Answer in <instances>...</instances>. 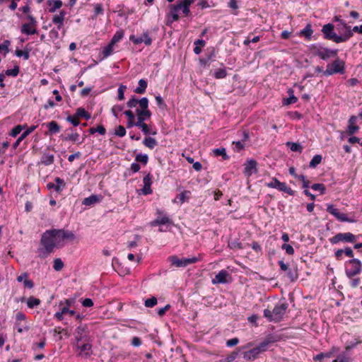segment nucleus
Instances as JSON below:
<instances>
[{"mask_svg": "<svg viewBox=\"0 0 362 362\" xmlns=\"http://www.w3.org/2000/svg\"><path fill=\"white\" fill-rule=\"evenodd\" d=\"M64 241L78 243L77 238L73 231L64 229L46 230L42 235L40 247L37 250L38 257L40 259L47 257L54 252L55 247H64Z\"/></svg>", "mask_w": 362, "mask_h": 362, "instance_id": "obj_1", "label": "nucleus"}, {"mask_svg": "<svg viewBox=\"0 0 362 362\" xmlns=\"http://www.w3.org/2000/svg\"><path fill=\"white\" fill-rule=\"evenodd\" d=\"M309 50L313 56L318 57L324 61L330 58L337 57L338 49H331L322 46V44H314L309 47Z\"/></svg>", "mask_w": 362, "mask_h": 362, "instance_id": "obj_2", "label": "nucleus"}, {"mask_svg": "<svg viewBox=\"0 0 362 362\" xmlns=\"http://www.w3.org/2000/svg\"><path fill=\"white\" fill-rule=\"evenodd\" d=\"M275 341V339H274V337L272 336L267 337L262 343H260L258 346L256 347L243 352V358L246 361H252L256 359L259 354L262 352L265 351L268 346L274 343Z\"/></svg>", "mask_w": 362, "mask_h": 362, "instance_id": "obj_3", "label": "nucleus"}, {"mask_svg": "<svg viewBox=\"0 0 362 362\" xmlns=\"http://www.w3.org/2000/svg\"><path fill=\"white\" fill-rule=\"evenodd\" d=\"M288 307V305L286 303L277 304L272 310L265 309L264 310V317H266L269 322H279L282 320Z\"/></svg>", "mask_w": 362, "mask_h": 362, "instance_id": "obj_4", "label": "nucleus"}, {"mask_svg": "<svg viewBox=\"0 0 362 362\" xmlns=\"http://www.w3.org/2000/svg\"><path fill=\"white\" fill-rule=\"evenodd\" d=\"M345 71V62L337 57L332 63L327 65L326 70L323 71V75L329 76L337 74H344Z\"/></svg>", "mask_w": 362, "mask_h": 362, "instance_id": "obj_5", "label": "nucleus"}, {"mask_svg": "<svg viewBox=\"0 0 362 362\" xmlns=\"http://www.w3.org/2000/svg\"><path fill=\"white\" fill-rule=\"evenodd\" d=\"M362 270V264L358 259H351L346 262V275L349 279L360 274Z\"/></svg>", "mask_w": 362, "mask_h": 362, "instance_id": "obj_6", "label": "nucleus"}, {"mask_svg": "<svg viewBox=\"0 0 362 362\" xmlns=\"http://www.w3.org/2000/svg\"><path fill=\"white\" fill-rule=\"evenodd\" d=\"M356 241V236L351 233H339L329 239L332 244H337L339 242L354 243Z\"/></svg>", "mask_w": 362, "mask_h": 362, "instance_id": "obj_7", "label": "nucleus"}, {"mask_svg": "<svg viewBox=\"0 0 362 362\" xmlns=\"http://www.w3.org/2000/svg\"><path fill=\"white\" fill-rule=\"evenodd\" d=\"M334 26L332 23H327L322 26V32L325 40H332L336 43H339V35L334 32Z\"/></svg>", "mask_w": 362, "mask_h": 362, "instance_id": "obj_8", "label": "nucleus"}, {"mask_svg": "<svg viewBox=\"0 0 362 362\" xmlns=\"http://www.w3.org/2000/svg\"><path fill=\"white\" fill-rule=\"evenodd\" d=\"M172 264L177 267H185L198 261L197 257L179 259L176 256L169 257Z\"/></svg>", "mask_w": 362, "mask_h": 362, "instance_id": "obj_9", "label": "nucleus"}, {"mask_svg": "<svg viewBox=\"0 0 362 362\" xmlns=\"http://www.w3.org/2000/svg\"><path fill=\"white\" fill-rule=\"evenodd\" d=\"M137 116H142L144 118L149 119L151 116V112L148 110V100L147 98L141 99L140 107L136 110Z\"/></svg>", "mask_w": 362, "mask_h": 362, "instance_id": "obj_10", "label": "nucleus"}, {"mask_svg": "<svg viewBox=\"0 0 362 362\" xmlns=\"http://www.w3.org/2000/svg\"><path fill=\"white\" fill-rule=\"evenodd\" d=\"M327 211L340 221L349 223L354 222V220L349 218L345 214L339 212V211L337 209L334 208L332 204H329L327 206Z\"/></svg>", "mask_w": 362, "mask_h": 362, "instance_id": "obj_11", "label": "nucleus"}, {"mask_svg": "<svg viewBox=\"0 0 362 362\" xmlns=\"http://www.w3.org/2000/svg\"><path fill=\"white\" fill-rule=\"evenodd\" d=\"M170 11L167 14L166 25L170 26L174 21L179 20L178 13L181 10L176 4L170 5Z\"/></svg>", "mask_w": 362, "mask_h": 362, "instance_id": "obj_12", "label": "nucleus"}, {"mask_svg": "<svg viewBox=\"0 0 362 362\" xmlns=\"http://www.w3.org/2000/svg\"><path fill=\"white\" fill-rule=\"evenodd\" d=\"M129 40L135 45L144 42L146 45H151L152 43V39L149 37L148 32L144 33L141 37H138L132 35L129 37Z\"/></svg>", "mask_w": 362, "mask_h": 362, "instance_id": "obj_13", "label": "nucleus"}, {"mask_svg": "<svg viewBox=\"0 0 362 362\" xmlns=\"http://www.w3.org/2000/svg\"><path fill=\"white\" fill-rule=\"evenodd\" d=\"M55 183L48 182L47 184V187L49 189H54L57 192H61L63 188L65 187L66 183L64 180L60 177H56L54 179Z\"/></svg>", "mask_w": 362, "mask_h": 362, "instance_id": "obj_14", "label": "nucleus"}, {"mask_svg": "<svg viewBox=\"0 0 362 362\" xmlns=\"http://www.w3.org/2000/svg\"><path fill=\"white\" fill-rule=\"evenodd\" d=\"M257 163L255 160L251 159L245 164L244 174L247 177L251 176L253 173L257 171Z\"/></svg>", "mask_w": 362, "mask_h": 362, "instance_id": "obj_15", "label": "nucleus"}, {"mask_svg": "<svg viewBox=\"0 0 362 362\" xmlns=\"http://www.w3.org/2000/svg\"><path fill=\"white\" fill-rule=\"evenodd\" d=\"M69 131H70L71 133L67 134L61 135L60 137L63 141H72L74 143H78L79 144L83 142V141L78 142L79 136H80L79 134H78L77 132H74V130L71 128L66 130V132H69Z\"/></svg>", "mask_w": 362, "mask_h": 362, "instance_id": "obj_16", "label": "nucleus"}, {"mask_svg": "<svg viewBox=\"0 0 362 362\" xmlns=\"http://www.w3.org/2000/svg\"><path fill=\"white\" fill-rule=\"evenodd\" d=\"M230 278L228 272L224 269L221 270L216 276L215 278L212 280V283L215 284H226L228 281L227 278Z\"/></svg>", "mask_w": 362, "mask_h": 362, "instance_id": "obj_17", "label": "nucleus"}, {"mask_svg": "<svg viewBox=\"0 0 362 362\" xmlns=\"http://www.w3.org/2000/svg\"><path fill=\"white\" fill-rule=\"evenodd\" d=\"M356 122H357L356 116L352 115L350 117V118L349 119V125H348L347 131H346L347 134L349 135H353L358 131L359 127L358 125H356Z\"/></svg>", "mask_w": 362, "mask_h": 362, "instance_id": "obj_18", "label": "nucleus"}, {"mask_svg": "<svg viewBox=\"0 0 362 362\" xmlns=\"http://www.w3.org/2000/svg\"><path fill=\"white\" fill-rule=\"evenodd\" d=\"M152 176L148 173L143 179L144 188L142 189L143 194H150L152 193L151 184H152Z\"/></svg>", "mask_w": 362, "mask_h": 362, "instance_id": "obj_19", "label": "nucleus"}, {"mask_svg": "<svg viewBox=\"0 0 362 362\" xmlns=\"http://www.w3.org/2000/svg\"><path fill=\"white\" fill-rule=\"evenodd\" d=\"M339 352V348L332 347L328 352L320 353L314 356L315 361H322L325 358H331Z\"/></svg>", "mask_w": 362, "mask_h": 362, "instance_id": "obj_20", "label": "nucleus"}, {"mask_svg": "<svg viewBox=\"0 0 362 362\" xmlns=\"http://www.w3.org/2000/svg\"><path fill=\"white\" fill-rule=\"evenodd\" d=\"M76 346H77V348L80 349V353H79L80 356H84L86 358H88L90 356V355L92 354V351H91L92 345L90 344L86 343V344H84L80 346L78 344V343H77Z\"/></svg>", "mask_w": 362, "mask_h": 362, "instance_id": "obj_21", "label": "nucleus"}, {"mask_svg": "<svg viewBox=\"0 0 362 362\" xmlns=\"http://www.w3.org/2000/svg\"><path fill=\"white\" fill-rule=\"evenodd\" d=\"M36 129V126H31L28 129H27L16 141V142L13 144V148L16 149L20 144V143L25 139L30 134H31Z\"/></svg>", "mask_w": 362, "mask_h": 362, "instance_id": "obj_22", "label": "nucleus"}, {"mask_svg": "<svg viewBox=\"0 0 362 362\" xmlns=\"http://www.w3.org/2000/svg\"><path fill=\"white\" fill-rule=\"evenodd\" d=\"M65 15H66V12L62 10L59 12V15L54 16V17L52 18V22L54 24L57 25L58 30H60L63 26V23H64Z\"/></svg>", "mask_w": 362, "mask_h": 362, "instance_id": "obj_23", "label": "nucleus"}, {"mask_svg": "<svg viewBox=\"0 0 362 362\" xmlns=\"http://www.w3.org/2000/svg\"><path fill=\"white\" fill-rule=\"evenodd\" d=\"M351 356L349 351H344L337 356V358L333 362H350Z\"/></svg>", "mask_w": 362, "mask_h": 362, "instance_id": "obj_24", "label": "nucleus"}, {"mask_svg": "<svg viewBox=\"0 0 362 362\" xmlns=\"http://www.w3.org/2000/svg\"><path fill=\"white\" fill-rule=\"evenodd\" d=\"M157 214L158 215L157 219L159 220V222L161 225H165L171 223L170 218L160 210H157Z\"/></svg>", "mask_w": 362, "mask_h": 362, "instance_id": "obj_25", "label": "nucleus"}, {"mask_svg": "<svg viewBox=\"0 0 362 362\" xmlns=\"http://www.w3.org/2000/svg\"><path fill=\"white\" fill-rule=\"evenodd\" d=\"M47 127L51 134H57L60 132V126L56 121H52L47 123Z\"/></svg>", "mask_w": 362, "mask_h": 362, "instance_id": "obj_26", "label": "nucleus"}, {"mask_svg": "<svg viewBox=\"0 0 362 362\" xmlns=\"http://www.w3.org/2000/svg\"><path fill=\"white\" fill-rule=\"evenodd\" d=\"M100 201V197L93 194L88 197L85 198L83 200L82 204L84 205H86V206H90V205L94 204Z\"/></svg>", "mask_w": 362, "mask_h": 362, "instance_id": "obj_27", "label": "nucleus"}, {"mask_svg": "<svg viewBox=\"0 0 362 362\" xmlns=\"http://www.w3.org/2000/svg\"><path fill=\"white\" fill-rule=\"evenodd\" d=\"M288 95H289V98L284 99L283 104L284 105H291V104H294V103H296L298 101V98L296 96H294L293 90L291 88H290L288 90Z\"/></svg>", "mask_w": 362, "mask_h": 362, "instance_id": "obj_28", "label": "nucleus"}, {"mask_svg": "<svg viewBox=\"0 0 362 362\" xmlns=\"http://www.w3.org/2000/svg\"><path fill=\"white\" fill-rule=\"evenodd\" d=\"M31 26L33 25L28 23L23 24L21 32L26 35H34L37 33V30L35 28H32Z\"/></svg>", "mask_w": 362, "mask_h": 362, "instance_id": "obj_29", "label": "nucleus"}, {"mask_svg": "<svg viewBox=\"0 0 362 362\" xmlns=\"http://www.w3.org/2000/svg\"><path fill=\"white\" fill-rule=\"evenodd\" d=\"M344 27L346 29V31L343 35H339V38H341V40H339V43L346 42L347 41L350 37L353 36V32L350 30V26H346V24H344Z\"/></svg>", "mask_w": 362, "mask_h": 362, "instance_id": "obj_30", "label": "nucleus"}, {"mask_svg": "<svg viewBox=\"0 0 362 362\" xmlns=\"http://www.w3.org/2000/svg\"><path fill=\"white\" fill-rule=\"evenodd\" d=\"M147 88V82L144 79L139 81V86L136 88L134 92L138 94H143L145 93Z\"/></svg>", "mask_w": 362, "mask_h": 362, "instance_id": "obj_31", "label": "nucleus"}, {"mask_svg": "<svg viewBox=\"0 0 362 362\" xmlns=\"http://www.w3.org/2000/svg\"><path fill=\"white\" fill-rule=\"evenodd\" d=\"M54 163V155L49 154V153H45L43 154L42 159H41V163L45 165H49Z\"/></svg>", "mask_w": 362, "mask_h": 362, "instance_id": "obj_32", "label": "nucleus"}, {"mask_svg": "<svg viewBox=\"0 0 362 362\" xmlns=\"http://www.w3.org/2000/svg\"><path fill=\"white\" fill-rule=\"evenodd\" d=\"M278 187V190L287 193L291 196L295 195V192L291 187H288L285 182H281L279 186Z\"/></svg>", "mask_w": 362, "mask_h": 362, "instance_id": "obj_33", "label": "nucleus"}, {"mask_svg": "<svg viewBox=\"0 0 362 362\" xmlns=\"http://www.w3.org/2000/svg\"><path fill=\"white\" fill-rule=\"evenodd\" d=\"M228 246L231 250H241L243 248L242 243L238 239L229 240Z\"/></svg>", "mask_w": 362, "mask_h": 362, "instance_id": "obj_34", "label": "nucleus"}, {"mask_svg": "<svg viewBox=\"0 0 362 362\" xmlns=\"http://www.w3.org/2000/svg\"><path fill=\"white\" fill-rule=\"evenodd\" d=\"M85 326H78L76 329V340L77 343L81 341L83 338V333L85 332Z\"/></svg>", "mask_w": 362, "mask_h": 362, "instance_id": "obj_35", "label": "nucleus"}, {"mask_svg": "<svg viewBox=\"0 0 362 362\" xmlns=\"http://www.w3.org/2000/svg\"><path fill=\"white\" fill-rule=\"evenodd\" d=\"M143 144L148 148L153 149L156 145L157 141L154 138L146 137L144 139Z\"/></svg>", "mask_w": 362, "mask_h": 362, "instance_id": "obj_36", "label": "nucleus"}, {"mask_svg": "<svg viewBox=\"0 0 362 362\" xmlns=\"http://www.w3.org/2000/svg\"><path fill=\"white\" fill-rule=\"evenodd\" d=\"M76 116L80 117H83L86 120H88L90 118V115L83 107H79L76 110Z\"/></svg>", "mask_w": 362, "mask_h": 362, "instance_id": "obj_37", "label": "nucleus"}, {"mask_svg": "<svg viewBox=\"0 0 362 362\" xmlns=\"http://www.w3.org/2000/svg\"><path fill=\"white\" fill-rule=\"evenodd\" d=\"M313 33L312 26L310 24H308L305 28L301 30L300 35H304L307 39L310 40Z\"/></svg>", "mask_w": 362, "mask_h": 362, "instance_id": "obj_38", "label": "nucleus"}, {"mask_svg": "<svg viewBox=\"0 0 362 362\" xmlns=\"http://www.w3.org/2000/svg\"><path fill=\"white\" fill-rule=\"evenodd\" d=\"M88 132L90 134H94L95 133L98 132L101 135H105L106 133V129L103 125H98L96 128H90Z\"/></svg>", "mask_w": 362, "mask_h": 362, "instance_id": "obj_39", "label": "nucleus"}, {"mask_svg": "<svg viewBox=\"0 0 362 362\" xmlns=\"http://www.w3.org/2000/svg\"><path fill=\"white\" fill-rule=\"evenodd\" d=\"M190 194V192L188 190H185L182 192L178 196H177L176 199H178L180 204H183L185 202L189 199V196Z\"/></svg>", "mask_w": 362, "mask_h": 362, "instance_id": "obj_40", "label": "nucleus"}, {"mask_svg": "<svg viewBox=\"0 0 362 362\" xmlns=\"http://www.w3.org/2000/svg\"><path fill=\"white\" fill-rule=\"evenodd\" d=\"M40 304V300L33 296L30 297L27 301L28 307L30 308H33L34 307L37 306Z\"/></svg>", "mask_w": 362, "mask_h": 362, "instance_id": "obj_41", "label": "nucleus"}, {"mask_svg": "<svg viewBox=\"0 0 362 362\" xmlns=\"http://www.w3.org/2000/svg\"><path fill=\"white\" fill-rule=\"evenodd\" d=\"M141 99L139 100L136 96H132L131 99L127 103V105L129 108L136 107L138 105L140 107Z\"/></svg>", "mask_w": 362, "mask_h": 362, "instance_id": "obj_42", "label": "nucleus"}, {"mask_svg": "<svg viewBox=\"0 0 362 362\" xmlns=\"http://www.w3.org/2000/svg\"><path fill=\"white\" fill-rule=\"evenodd\" d=\"M213 151L216 156H221L223 160L228 159V156L226 154V149L224 148H215Z\"/></svg>", "mask_w": 362, "mask_h": 362, "instance_id": "obj_43", "label": "nucleus"}, {"mask_svg": "<svg viewBox=\"0 0 362 362\" xmlns=\"http://www.w3.org/2000/svg\"><path fill=\"white\" fill-rule=\"evenodd\" d=\"M124 36V31L123 30H118L115 33V34L114 35V36L112 37L110 42L113 45H115V43H117V42H119L120 40L122 39Z\"/></svg>", "mask_w": 362, "mask_h": 362, "instance_id": "obj_44", "label": "nucleus"}, {"mask_svg": "<svg viewBox=\"0 0 362 362\" xmlns=\"http://www.w3.org/2000/svg\"><path fill=\"white\" fill-rule=\"evenodd\" d=\"M19 71H20V68L18 66L16 65L13 69H7L6 71H5V74L4 75H6V76H17L18 74H19Z\"/></svg>", "mask_w": 362, "mask_h": 362, "instance_id": "obj_45", "label": "nucleus"}, {"mask_svg": "<svg viewBox=\"0 0 362 362\" xmlns=\"http://www.w3.org/2000/svg\"><path fill=\"white\" fill-rule=\"evenodd\" d=\"M286 145H287V146H288L290 148V149L292 151H294V152H301L302 151V148H303L302 146L297 143L287 142Z\"/></svg>", "mask_w": 362, "mask_h": 362, "instance_id": "obj_46", "label": "nucleus"}, {"mask_svg": "<svg viewBox=\"0 0 362 362\" xmlns=\"http://www.w3.org/2000/svg\"><path fill=\"white\" fill-rule=\"evenodd\" d=\"M15 54L18 57H23L24 58V59H25V60H28L30 57V51L28 49H25V50L16 49L15 52Z\"/></svg>", "mask_w": 362, "mask_h": 362, "instance_id": "obj_47", "label": "nucleus"}, {"mask_svg": "<svg viewBox=\"0 0 362 362\" xmlns=\"http://www.w3.org/2000/svg\"><path fill=\"white\" fill-rule=\"evenodd\" d=\"M311 188L315 191H319L321 194H324L326 191V187L323 184L315 183L311 186Z\"/></svg>", "mask_w": 362, "mask_h": 362, "instance_id": "obj_48", "label": "nucleus"}, {"mask_svg": "<svg viewBox=\"0 0 362 362\" xmlns=\"http://www.w3.org/2000/svg\"><path fill=\"white\" fill-rule=\"evenodd\" d=\"M66 120L72 124L74 127H77L80 124L79 118L78 116H76V113L73 115L68 116L66 117Z\"/></svg>", "mask_w": 362, "mask_h": 362, "instance_id": "obj_49", "label": "nucleus"}, {"mask_svg": "<svg viewBox=\"0 0 362 362\" xmlns=\"http://www.w3.org/2000/svg\"><path fill=\"white\" fill-rule=\"evenodd\" d=\"M321 160L322 156L320 155H315L310 160L309 166L310 168H315L318 164L321 163Z\"/></svg>", "mask_w": 362, "mask_h": 362, "instance_id": "obj_50", "label": "nucleus"}, {"mask_svg": "<svg viewBox=\"0 0 362 362\" xmlns=\"http://www.w3.org/2000/svg\"><path fill=\"white\" fill-rule=\"evenodd\" d=\"M114 45L110 42L103 50L104 57L110 56L113 52Z\"/></svg>", "mask_w": 362, "mask_h": 362, "instance_id": "obj_51", "label": "nucleus"}, {"mask_svg": "<svg viewBox=\"0 0 362 362\" xmlns=\"http://www.w3.org/2000/svg\"><path fill=\"white\" fill-rule=\"evenodd\" d=\"M24 128H25V126L18 124L12 129V130L10 132V135L13 137H16L21 132V131Z\"/></svg>", "mask_w": 362, "mask_h": 362, "instance_id": "obj_52", "label": "nucleus"}, {"mask_svg": "<svg viewBox=\"0 0 362 362\" xmlns=\"http://www.w3.org/2000/svg\"><path fill=\"white\" fill-rule=\"evenodd\" d=\"M135 160L136 162H139L144 165H146L148 160V155L146 154L143 155L139 153L136 156Z\"/></svg>", "mask_w": 362, "mask_h": 362, "instance_id": "obj_53", "label": "nucleus"}, {"mask_svg": "<svg viewBox=\"0 0 362 362\" xmlns=\"http://www.w3.org/2000/svg\"><path fill=\"white\" fill-rule=\"evenodd\" d=\"M53 267L54 270L59 272L61 271L64 267V263L60 258H56L54 260Z\"/></svg>", "mask_w": 362, "mask_h": 362, "instance_id": "obj_54", "label": "nucleus"}, {"mask_svg": "<svg viewBox=\"0 0 362 362\" xmlns=\"http://www.w3.org/2000/svg\"><path fill=\"white\" fill-rule=\"evenodd\" d=\"M53 6L49 9L50 13H54L57 9L60 8L62 6V1L61 0H53Z\"/></svg>", "mask_w": 362, "mask_h": 362, "instance_id": "obj_55", "label": "nucleus"}, {"mask_svg": "<svg viewBox=\"0 0 362 362\" xmlns=\"http://www.w3.org/2000/svg\"><path fill=\"white\" fill-rule=\"evenodd\" d=\"M157 298L153 296L151 298L146 299L144 302V305L147 308H153L157 304Z\"/></svg>", "mask_w": 362, "mask_h": 362, "instance_id": "obj_56", "label": "nucleus"}, {"mask_svg": "<svg viewBox=\"0 0 362 362\" xmlns=\"http://www.w3.org/2000/svg\"><path fill=\"white\" fill-rule=\"evenodd\" d=\"M94 15L93 16L92 18H96L98 15L102 14L103 13V5L101 4H97L94 6Z\"/></svg>", "mask_w": 362, "mask_h": 362, "instance_id": "obj_57", "label": "nucleus"}, {"mask_svg": "<svg viewBox=\"0 0 362 362\" xmlns=\"http://www.w3.org/2000/svg\"><path fill=\"white\" fill-rule=\"evenodd\" d=\"M137 127L141 128L143 133L146 135H148V134L155 135L156 134V132H151L149 127L146 123L141 124L137 126Z\"/></svg>", "mask_w": 362, "mask_h": 362, "instance_id": "obj_58", "label": "nucleus"}, {"mask_svg": "<svg viewBox=\"0 0 362 362\" xmlns=\"http://www.w3.org/2000/svg\"><path fill=\"white\" fill-rule=\"evenodd\" d=\"M227 73L225 69H219L216 70L214 74V76L216 78H223L226 76Z\"/></svg>", "mask_w": 362, "mask_h": 362, "instance_id": "obj_59", "label": "nucleus"}, {"mask_svg": "<svg viewBox=\"0 0 362 362\" xmlns=\"http://www.w3.org/2000/svg\"><path fill=\"white\" fill-rule=\"evenodd\" d=\"M280 182H281L277 178L273 177L271 182L266 183V186L269 188L278 189Z\"/></svg>", "mask_w": 362, "mask_h": 362, "instance_id": "obj_60", "label": "nucleus"}, {"mask_svg": "<svg viewBox=\"0 0 362 362\" xmlns=\"http://www.w3.org/2000/svg\"><path fill=\"white\" fill-rule=\"evenodd\" d=\"M194 2V0H181L180 2H177L175 4L179 8L181 9L182 7H188L189 8L190 5Z\"/></svg>", "mask_w": 362, "mask_h": 362, "instance_id": "obj_61", "label": "nucleus"}, {"mask_svg": "<svg viewBox=\"0 0 362 362\" xmlns=\"http://www.w3.org/2000/svg\"><path fill=\"white\" fill-rule=\"evenodd\" d=\"M115 134L119 137H123L126 134V129L123 126L119 125L115 129Z\"/></svg>", "mask_w": 362, "mask_h": 362, "instance_id": "obj_62", "label": "nucleus"}, {"mask_svg": "<svg viewBox=\"0 0 362 362\" xmlns=\"http://www.w3.org/2000/svg\"><path fill=\"white\" fill-rule=\"evenodd\" d=\"M127 87L124 85H120L118 88V99L119 100H123L124 99V90Z\"/></svg>", "mask_w": 362, "mask_h": 362, "instance_id": "obj_63", "label": "nucleus"}, {"mask_svg": "<svg viewBox=\"0 0 362 362\" xmlns=\"http://www.w3.org/2000/svg\"><path fill=\"white\" fill-rule=\"evenodd\" d=\"M155 99H156V103L160 108L165 109L167 107V105L165 103L163 99L160 95L156 96Z\"/></svg>", "mask_w": 362, "mask_h": 362, "instance_id": "obj_64", "label": "nucleus"}]
</instances>
